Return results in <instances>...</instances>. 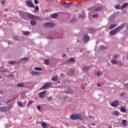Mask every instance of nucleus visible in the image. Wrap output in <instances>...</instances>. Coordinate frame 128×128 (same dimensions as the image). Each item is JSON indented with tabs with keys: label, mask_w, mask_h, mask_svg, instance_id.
<instances>
[{
	"label": "nucleus",
	"mask_w": 128,
	"mask_h": 128,
	"mask_svg": "<svg viewBox=\"0 0 128 128\" xmlns=\"http://www.w3.org/2000/svg\"><path fill=\"white\" fill-rule=\"evenodd\" d=\"M124 28V24H122L121 26L117 27L115 29H114L113 30H112L110 32V36H116V34L118 33V32L120 30H122Z\"/></svg>",
	"instance_id": "obj_1"
},
{
	"label": "nucleus",
	"mask_w": 128,
	"mask_h": 128,
	"mask_svg": "<svg viewBox=\"0 0 128 128\" xmlns=\"http://www.w3.org/2000/svg\"><path fill=\"white\" fill-rule=\"evenodd\" d=\"M70 118L72 120H82V114H72L70 116Z\"/></svg>",
	"instance_id": "obj_2"
},
{
	"label": "nucleus",
	"mask_w": 128,
	"mask_h": 128,
	"mask_svg": "<svg viewBox=\"0 0 128 128\" xmlns=\"http://www.w3.org/2000/svg\"><path fill=\"white\" fill-rule=\"evenodd\" d=\"M27 16L28 18L30 20H40V18L38 16H36L32 14H28Z\"/></svg>",
	"instance_id": "obj_3"
},
{
	"label": "nucleus",
	"mask_w": 128,
	"mask_h": 128,
	"mask_svg": "<svg viewBox=\"0 0 128 128\" xmlns=\"http://www.w3.org/2000/svg\"><path fill=\"white\" fill-rule=\"evenodd\" d=\"M52 86V82H47L46 84H44V85H43V86L42 87H41L39 90H42L43 89H45V88H50V86Z\"/></svg>",
	"instance_id": "obj_4"
},
{
	"label": "nucleus",
	"mask_w": 128,
	"mask_h": 128,
	"mask_svg": "<svg viewBox=\"0 0 128 128\" xmlns=\"http://www.w3.org/2000/svg\"><path fill=\"white\" fill-rule=\"evenodd\" d=\"M26 2V5L30 6V8H34V6H36L34 4V3L32 2V0H28Z\"/></svg>",
	"instance_id": "obj_5"
},
{
	"label": "nucleus",
	"mask_w": 128,
	"mask_h": 128,
	"mask_svg": "<svg viewBox=\"0 0 128 128\" xmlns=\"http://www.w3.org/2000/svg\"><path fill=\"white\" fill-rule=\"evenodd\" d=\"M120 102H118V100H114L110 104V106H113V108H116V106H118Z\"/></svg>",
	"instance_id": "obj_6"
},
{
	"label": "nucleus",
	"mask_w": 128,
	"mask_h": 128,
	"mask_svg": "<svg viewBox=\"0 0 128 128\" xmlns=\"http://www.w3.org/2000/svg\"><path fill=\"white\" fill-rule=\"evenodd\" d=\"M102 6H100V4H97L94 8V10L95 12H100L102 10Z\"/></svg>",
	"instance_id": "obj_7"
},
{
	"label": "nucleus",
	"mask_w": 128,
	"mask_h": 128,
	"mask_svg": "<svg viewBox=\"0 0 128 128\" xmlns=\"http://www.w3.org/2000/svg\"><path fill=\"white\" fill-rule=\"evenodd\" d=\"M10 110V107L4 106L0 108V112H5L6 110Z\"/></svg>",
	"instance_id": "obj_8"
},
{
	"label": "nucleus",
	"mask_w": 128,
	"mask_h": 128,
	"mask_svg": "<svg viewBox=\"0 0 128 128\" xmlns=\"http://www.w3.org/2000/svg\"><path fill=\"white\" fill-rule=\"evenodd\" d=\"M88 40H90V36H88V35L86 34H84L83 42H88Z\"/></svg>",
	"instance_id": "obj_9"
},
{
	"label": "nucleus",
	"mask_w": 128,
	"mask_h": 128,
	"mask_svg": "<svg viewBox=\"0 0 128 128\" xmlns=\"http://www.w3.org/2000/svg\"><path fill=\"white\" fill-rule=\"evenodd\" d=\"M45 96H46V91H43L38 94V96L40 98H44Z\"/></svg>",
	"instance_id": "obj_10"
},
{
	"label": "nucleus",
	"mask_w": 128,
	"mask_h": 128,
	"mask_svg": "<svg viewBox=\"0 0 128 128\" xmlns=\"http://www.w3.org/2000/svg\"><path fill=\"white\" fill-rule=\"evenodd\" d=\"M44 26H52H52H56V24H54V23H53V22H48L45 23Z\"/></svg>",
	"instance_id": "obj_11"
},
{
	"label": "nucleus",
	"mask_w": 128,
	"mask_h": 128,
	"mask_svg": "<svg viewBox=\"0 0 128 128\" xmlns=\"http://www.w3.org/2000/svg\"><path fill=\"white\" fill-rule=\"evenodd\" d=\"M62 4L64 6V8H70V6L72 4V2L62 3Z\"/></svg>",
	"instance_id": "obj_12"
},
{
	"label": "nucleus",
	"mask_w": 128,
	"mask_h": 128,
	"mask_svg": "<svg viewBox=\"0 0 128 128\" xmlns=\"http://www.w3.org/2000/svg\"><path fill=\"white\" fill-rule=\"evenodd\" d=\"M65 92L70 94H74V90H72V89H68L67 90H65Z\"/></svg>",
	"instance_id": "obj_13"
},
{
	"label": "nucleus",
	"mask_w": 128,
	"mask_h": 128,
	"mask_svg": "<svg viewBox=\"0 0 128 128\" xmlns=\"http://www.w3.org/2000/svg\"><path fill=\"white\" fill-rule=\"evenodd\" d=\"M88 70H90V67L88 66H84L82 68V71L84 72H88Z\"/></svg>",
	"instance_id": "obj_14"
},
{
	"label": "nucleus",
	"mask_w": 128,
	"mask_h": 128,
	"mask_svg": "<svg viewBox=\"0 0 128 128\" xmlns=\"http://www.w3.org/2000/svg\"><path fill=\"white\" fill-rule=\"evenodd\" d=\"M31 74H32V76H38V75H40V72H35V71L31 72Z\"/></svg>",
	"instance_id": "obj_15"
},
{
	"label": "nucleus",
	"mask_w": 128,
	"mask_h": 128,
	"mask_svg": "<svg viewBox=\"0 0 128 128\" xmlns=\"http://www.w3.org/2000/svg\"><path fill=\"white\" fill-rule=\"evenodd\" d=\"M112 116H118V114H120V112L118 111H114L112 112Z\"/></svg>",
	"instance_id": "obj_16"
},
{
	"label": "nucleus",
	"mask_w": 128,
	"mask_h": 128,
	"mask_svg": "<svg viewBox=\"0 0 128 128\" xmlns=\"http://www.w3.org/2000/svg\"><path fill=\"white\" fill-rule=\"evenodd\" d=\"M127 122H128V120H122V124L123 126H128V124H126Z\"/></svg>",
	"instance_id": "obj_17"
},
{
	"label": "nucleus",
	"mask_w": 128,
	"mask_h": 128,
	"mask_svg": "<svg viewBox=\"0 0 128 128\" xmlns=\"http://www.w3.org/2000/svg\"><path fill=\"white\" fill-rule=\"evenodd\" d=\"M114 15H112L109 18V22H110L112 20H114Z\"/></svg>",
	"instance_id": "obj_18"
},
{
	"label": "nucleus",
	"mask_w": 128,
	"mask_h": 128,
	"mask_svg": "<svg viewBox=\"0 0 128 128\" xmlns=\"http://www.w3.org/2000/svg\"><path fill=\"white\" fill-rule=\"evenodd\" d=\"M17 104H18V106H20V108L24 107V104H22V102H17Z\"/></svg>",
	"instance_id": "obj_19"
},
{
	"label": "nucleus",
	"mask_w": 128,
	"mask_h": 128,
	"mask_svg": "<svg viewBox=\"0 0 128 128\" xmlns=\"http://www.w3.org/2000/svg\"><path fill=\"white\" fill-rule=\"evenodd\" d=\"M120 110L122 112H126V110L124 106L120 107Z\"/></svg>",
	"instance_id": "obj_20"
},
{
	"label": "nucleus",
	"mask_w": 128,
	"mask_h": 128,
	"mask_svg": "<svg viewBox=\"0 0 128 128\" xmlns=\"http://www.w3.org/2000/svg\"><path fill=\"white\" fill-rule=\"evenodd\" d=\"M116 24H111L110 26V30H112V28H116Z\"/></svg>",
	"instance_id": "obj_21"
},
{
	"label": "nucleus",
	"mask_w": 128,
	"mask_h": 128,
	"mask_svg": "<svg viewBox=\"0 0 128 128\" xmlns=\"http://www.w3.org/2000/svg\"><path fill=\"white\" fill-rule=\"evenodd\" d=\"M24 83H18L17 84V86L18 88H22V87H24Z\"/></svg>",
	"instance_id": "obj_22"
},
{
	"label": "nucleus",
	"mask_w": 128,
	"mask_h": 128,
	"mask_svg": "<svg viewBox=\"0 0 128 128\" xmlns=\"http://www.w3.org/2000/svg\"><path fill=\"white\" fill-rule=\"evenodd\" d=\"M30 24L31 26H36V22L34 20L30 21Z\"/></svg>",
	"instance_id": "obj_23"
},
{
	"label": "nucleus",
	"mask_w": 128,
	"mask_h": 128,
	"mask_svg": "<svg viewBox=\"0 0 128 128\" xmlns=\"http://www.w3.org/2000/svg\"><path fill=\"white\" fill-rule=\"evenodd\" d=\"M52 80L53 82H56V80H58V77L56 76H54L52 78Z\"/></svg>",
	"instance_id": "obj_24"
},
{
	"label": "nucleus",
	"mask_w": 128,
	"mask_h": 128,
	"mask_svg": "<svg viewBox=\"0 0 128 128\" xmlns=\"http://www.w3.org/2000/svg\"><path fill=\"white\" fill-rule=\"evenodd\" d=\"M95 76H102V72H98L96 74H95Z\"/></svg>",
	"instance_id": "obj_25"
},
{
	"label": "nucleus",
	"mask_w": 128,
	"mask_h": 128,
	"mask_svg": "<svg viewBox=\"0 0 128 128\" xmlns=\"http://www.w3.org/2000/svg\"><path fill=\"white\" fill-rule=\"evenodd\" d=\"M12 38L14 40H20V38H18V36H14Z\"/></svg>",
	"instance_id": "obj_26"
},
{
	"label": "nucleus",
	"mask_w": 128,
	"mask_h": 128,
	"mask_svg": "<svg viewBox=\"0 0 128 128\" xmlns=\"http://www.w3.org/2000/svg\"><path fill=\"white\" fill-rule=\"evenodd\" d=\"M107 48L106 46H100V49L101 50H106Z\"/></svg>",
	"instance_id": "obj_27"
},
{
	"label": "nucleus",
	"mask_w": 128,
	"mask_h": 128,
	"mask_svg": "<svg viewBox=\"0 0 128 128\" xmlns=\"http://www.w3.org/2000/svg\"><path fill=\"white\" fill-rule=\"evenodd\" d=\"M128 6V3H124L123 5H122L121 6V8H126V6Z\"/></svg>",
	"instance_id": "obj_28"
},
{
	"label": "nucleus",
	"mask_w": 128,
	"mask_h": 128,
	"mask_svg": "<svg viewBox=\"0 0 128 128\" xmlns=\"http://www.w3.org/2000/svg\"><path fill=\"white\" fill-rule=\"evenodd\" d=\"M58 16L57 14H54L52 15V18H56Z\"/></svg>",
	"instance_id": "obj_29"
},
{
	"label": "nucleus",
	"mask_w": 128,
	"mask_h": 128,
	"mask_svg": "<svg viewBox=\"0 0 128 128\" xmlns=\"http://www.w3.org/2000/svg\"><path fill=\"white\" fill-rule=\"evenodd\" d=\"M118 62H116V60H111V63L112 64H116Z\"/></svg>",
	"instance_id": "obj_30"
},
{
	"label": "nucleus",
	"mask_w": 128,
	"mask_h": 128,
	"mask_svg": "<svg viewBox=\"0 0 128 128\" xmlns=\"http://www.w3.org/2000/svg\"><path fill=\"white\" fill-rule=\"evenodd\" d=\"M30 58H24L21 59V60H22L23 62H26V60H28Z\"/></svg>",
	"instance_id": "obj_31"
},
{
	"label": "nucleus",
	"mask_w": 128,
	"mask_h": 128,
	"mask_svg": "<svg viewBox=\"0 0 128 128\" xmlns=\"http://www.w3.org/2000/svg\"><path fill=\"white\" fill-rule=\"evenodd\" d=\"M52 100V96L47 97L46 100L50 102Z\"/></svg>",
	"instance_id": "obj_32"
},
{
	"label": "nucleus",
	"mask_w": 128,
	"mask_h": 128,
	"mask_svg": "<svg viewBox=\"0 0 128 128\" xmlns=\"http://www.w3.org/2000/svg\"><path fill=\"white\" fill-rule=\"evenodd\" d=\"M34 8V12H38L40 10V8H38V6H36Z\"/></svg>",
	"instance_id": "obj_33"
},
{
	"label": "nucleus",
	"mask_w": 128,
	"mask_h": 128,
	"mask_svg": "<svg viewBox=\"0 0 128 128\" xmlns=\"http://www.w3.org/2000/svg\"><path fill=\"white\" fill-rule=\"evenodd\" d=\"M22 33L24 34V36H28V34H30V32H22Z\"/></svg>",
	"instance_id": "obj_34"
},
{
	"label": "nucleus",
	"mask_w": 128,
	"mask_h": 128,
	"mask_svg": "<svg viewBox=\"0 0 128 128\" xmlns=\"http://www.w3.org/2000/svg\"><path fill=\"white\" fill-rule=\"evenodd\" d=\"M34 70H39V71H40V70H42V68H40V67H36V68H34Z\"/></svg>",
	"instance_id": "obj_35"
},
{
	"label": "nucleus",
	"mask_w": 128,
	"mask_h": 128,
	"mask_svg": "<svg viewBox=\"0 0 128 128\" xmlns=\"http://www.w3.org/2000/svg\"><path fill=\"white\" fill-rule=\"evenodd\" d=\"M32 104V100L29 101L27 104V106H30Z\"/></svg>",
	"instance_id": "obj_36"
},
{
	"label": "nucleus",
	"mask_w": 128,
	"mask_h": 128,
	"mask_svg": "<svg viewBox=\"0 0 128 128\" xmlns=\"http://www.w3.org/2000/svg\"><path fill=\"white\" fill-rule=\"evenodd\" d=\"M0 2H1L2 4V6H4V4H6V0H2L0 1Z\"/></svg>",
	"instance_id": "obj_37"
},
{
	"label": "nucleus",
	"mask_w": 128,
	"mask_h": 128,
	"mask_svg": "<svg viewBox=\"0 0 128 128\" xmlns=\"http://www.w3.org/2000/svg\"><path fill=\"white\" fill-rule=\"evenodd\" d=\"M41 125H42V128H46V124L44 122L42 123Z\"/></svg>",
	"instance_id": "obj_38"
},
{
	"label": "nucleus",
	"mask_w": 128,
	"mask_h": 128,
	"mask_svg": "<svg viewBox=\"0 0 128 128\" xmlns=\"http://www.w3.org/2000/svg\"><path fill=\"white\" fill-rule=\"evenodd\" d=\"M44 62L45 64H50V61H48V60H46L44 61Z\"/></svg>",
	"instance_id": "obj_39"
},
{
	"label": "nucleus",
	"mask_w": 128,
	"mask_h": 128,
	"mask_svg": "<svg viewBox=\"0 0 128 128\" xmlns=\"http://www.w3.org/2000/svg\"><path fill=\"white\" fill-rule=\"evenodd\" d=\"M79 18H84V14L80 15Z\"/></svg>",
	"instance_id": "obj_40"
},
{
	"label": "nucleus",
	"mask_w": 128,
	"mask_h": 128,
	"mask_svg": "<svg viewBox=\"0 0 128 128\" xmlns=\"http://www.w3.org/2000/svg\"><path fill=\"white\" fill-rule=\"evenodd\" d=\"M118 56H119L118 54H116L114 56V58H115V60L118 59Z\"/></svg>",
	"instance_id": "obj_41"
},
{
	"label": "nucleus",
	"mask_w": 128,
	"mask_h": 128,
	"mask_svg": "<svg viewBox=\"0 0 128 128\" xmlns=\"http://www.w3.org/2000/svg\"><path fill=\"white\" fill-rule=\"evenodd\" d=\"M92 18H98V14L93 15Z\"/></svg>",
	"instance_id": "obj_42"
},
{
	"label": "nucleus",
	"mask_w": 128,
	"mask_h": 128,
	"mask_svg": "<svg viewBox=\"0 0 128 128\" xmlns=\"http://www.w3.org/2000/svg\"><path fill=\"white\" fill-rule=\"evenodd\" d=\"M36 108H37L39 112H40V108H42V107L40 106H36Z\"/></svg>",
	"instance_id": "obj_43"
},
{
	"label": "nucleus",
	"mask_w": 128,
	"mask_h": 128,
	"mask_svg": "<svg viewBox=\"0 0 128 128\" xmlns=\"http://www.w3.org/2000/svg\"><path fill=\"white\" fill-rule=\"evenodd\" d=\"M115 8L116 10H120V5H116V6H115Z\"/></svg>",
	"instance_id": "obj_44"
},
{
	"label": "nucleus",
	"mask_w": 128,
	"mask_h": 128,
	"mask_svg": "<svg viewBox=\"0 0 128 128\" xmlns=\"http://www.w3.org/2000/svg\"><path fill=\"white\" fill-rule=\"evenodd\" d=\"M68 62H74V58H70V59H69Z\"/></svg>",
	"instance_id": "obj_45"
},
{
	"label": "nucleus",
	"mask_w": 128,
	"mask_h": 128,
	"mask_svg": "<svg viewBox=\"0 0 128 128\" xmlns=\"http://www.w3.org/2000/svg\"><path fill=\"white\" fill-rule=\"evenodd\" d=\"M34 3L35 4H38V0H34Z\"/></svg>",
	"instance_id": "obj_46"
},
{
	"label": "nucleus",
	"mask_w": 128,
	"mask_h": 128,
	"mask_svg": "<svg viewBox=\"0 0 128 128\" xmlns=\"http://www.w3.org/2000/svg\"><path fill=\"white\" fill-rule=\"evenodd\" d=\"M122 14H126V10H124L122 12Z\"/></svg>",
	"instance_id": "obj_47"
},
{
	"label": "nucleus",
	"mask_w": 128,
	"mask_h": 128,
	"mask_svg": "<svg viewBox=\"0 0 128 128\" xmlns=\"http://www.w3.org/2000/svg\"><path fill=\"white\" fill-rule=\"evenodd\" d=\"M8 64H14V62H12V61H10V62H8Z\"/></svg>",
	"instance_id": "obj_48"
},
{
	"label": "nucleus",
	"mask_w": 128,
	"mask_h": 128,
	"mask_svg": "<svg viewBox=\"0 0 128 128\" xmlns=\"http://www.w3.org/2000/svg\"><path fill=\"white\" fill-rule=\"evenodd\" d=\"M126 93H124V92H122V93H121L120 96H124Z\"/></svg>",
	"instance_id": "obj_49"
},
{
	"label": "nucleus",
	"mask_w": 128,
	"mask_h": 128,
	"mask_svg": "<svg viewBox=\"0 0 128 128\" xmlns=\"http://www.w3.org/2000/svg\"><path fill=\"white\" fill-rule=\"evenodd\" d=\"M71 22H76V18H72V20H71Z\"/></svg>",
	"instance_id": "obj_50"
},
{
	"label": "nucleus",
	"mask_w": 128,
	"mask_h": 128,
	"mask_svg": "<svg viewBox=\"0 0 128 128\" xmlns=\"http://www.w3.org/2000/svg\"><path fill=\"white\" fill-rule=\"evenodd\" d=\"M125 87H126V88H128V84H125Z\"/></svg>",
	"instance_id": "obj_51"
},
{
	"label": "nucleus",
	"mask_w": 128,
	"mask_h": 128,
	"mask_svg": "<svg viewBox=\"0 0 128 128\" xmlns=\"http://www.w3.org/2000/svg\"><path fill=\"white\" fill-rule=\"evenodd\" d=\"M97 86H100V87L102 86V85H100V83H98L97 84Z\"/></svg>",
	"instance_id": "obj_52"
},
{
	"label": "nucleus",
	"mask_w": 128,
	"mask_h": 128,
	"mask_svg": "<svg viewBox=\"0 0 128 128\" xmlns=\"http://www.w3.org/2000/svg\"><path fill=\"white\" fill-rule=\"evenodd\" d=\"M48 40H52V38L50 36H48Z\"/></svg>",
	"instance_id": "obj_53"
},
{
	"label": "nucleus",
	"mask_w": 128,
	"mask_h": 128,
	"mask_svg": "<svg viewBox=\"0 0 128 128\" xmlns=\"http://www.w3.org/2000/svg\"><path fill=\"white\" fill-rule=\"evenodd\" d=\"M66 56V54H63L62 55V58H64Z\"/></svg>",
	"instance_id": "obj_54"
},
{
	"label": "nucleus",
	"mask_w": 128,
	"mask_h": 128,
	"mask_svg": "<svg viewBox=\"0 0 128 128\" xmlns=\"http://www.w3.org/2000/svg\"><path fill=\"white\" fill-rule=\"evenodd\" d=\"M81 88H82V90H84V86H82V87Z\"/></svg>",
	"instance_id": "obj_55"
},
{
	"label": "nucleus",
	"mask_w": 128,
	"mask_h": 128,
	"mask_svg": "<svg viewBox=\"0 0 128 128\" xmlns=\"http://www.w3.org/2000/svg\"><path fill=\"white\" fill-rule=\"evenodd\" d=\"M60 76H64V74H61Z\"/></svg>",
	"instance_id": "obj_56"
},
{
	"label": "nucleus",
	"mask_w": 128,
	"mask_h": 128,
	"mask_svg": "<svg viewBox=\"0 0 128 128\" xmlns=\"http://www.w3.org/2000/svg\"><path fill=\"white\" fill-rule=\"evenodd\" d=\"M48 2H52V0H48Z\"/></svg>",
	"instance_id": "obj_57"
},
{
	"label": "nucleus",
	"mask_w": 128,
	"mask_h": 128,
	"mask_svg": "<svg viewBox=\"0 0 128 128\" xmlns=\"http://www.w3.org/2000/svg\"><path fill=\"white\" fill-rule=\"evenodd\" d=\"M22 94H24V92H22Z\"/></svg>",
	"instance_id": "obj_58"
},
{
	"label": "nucleus",
	"mask_w": 128,
	"mask_h": 128,
	"mask_svg": "<svg viewBox=\"0 0 128 128\" xmlns=\"http://www.w3.org/2000/svg\"><path fill=\"white\" fill-rule=\"evenodd\" d=\"M58 84H60V82H58Z\"/></svg>",
	"instance_id": "obj_59"
},
{
	"label": "nucleus",
	"mask_w": 128,
	"mask_h": 128,
	"mask_svg": "<svg viewBox=\"0 0 128 128\" xmlns=\"http://www.w3.org/2000/svg\"><path fill=\"white\" fill-rule=\"evenodd\" d=\"M109 128H112V126H110Z\"/></svg>",
	"instance_id": "obj_60"
},
{
	"label": "nucleus",
	"mask_w": 128,
	"mask_h": 128,
	"mask_svg": "<svg viewBox=\"0 0 128 128\" xmlns=\"http://www.w3.org/2000/svg\"><path fill=\"white\" fill-rule=\"evenodd\" d=\"M0 92H2L0 91Z\"/></svg>",
	"instance_id": "obj_61"
},
{
	"label": "nucleus",
	"mask_w": 128,
	"mask_h": 128,
	"mask_svg": "<svg viewBox=\"0 0 128 128\" xmlns=\"http://www.w3.org/2000/svg\"><path fill=\"white\" fill-rule=\"evenodd\" d=\"M92 126H94V124H93Z\"/></svg>",
	"instance_id": "obj_62"
}]
</instances>
